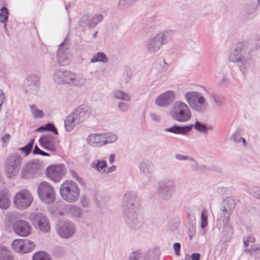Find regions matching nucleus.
Masks as SVG:
<instances>
[{
    "label": "nucleus",
    "instance_id": "obj_1",
    "mask_svg": "<svg viewBox=\"0 0 260 260\" xmlns=\"http://www.w3.org/2000/svg\"><path fill=\"white\" fill-rule=\"evenodd\" d=\"M91 113V109L87 105L83 104L76 108L64 120V128L70 132L74 127L88 118Z\"/></svg>",
    "mask_w": 260,
    "mask_h": 260
},
{
    "label": "nucleus",
    "instance_id": "obj_2",
    "mask_svg": "<svg viewBox=\"0 0 260 260\" xmlns=\"http://www.w3.org/2000/svg\"><path fill=\"white\" fill-rule=\"evenodd\" d=\"M229 60L236 63L240 71L244 74L250 66L251 59L246 52V47L243 42H239L235 49L229 55Z\"/></svg>",
    "mask_w": 260,
    "mask_h": 260
},
{
    "label": "nucleus",
    "instance_id": "obj_3",
    "mask_svg": "<svg viewBox=\"0 0 260 260\" xmlns=\"http://www.w3.org/2000/svg\"><path fill=\"white\" fill-rule=\"evenodd\" d=\"M173 35L172 30H165L160 32L153 38L147 40L145 43V48L150 53L157 52L163 44H166L170 41Z\"/></svg>",
    "mask_w": 260,
    "mask_h": 260
},
{
    "label": "nucleus",
    "instance_id": "obj_4",
    "mask_svg": "<svg viewBox=\"0 0 260 260\" xmlns=\"http://www.w3.org/2000/svg\"><path fill=\"white\" fill-rule=\"evenodd\" d=\"M184 98L191 108L198 113L205 112L208 107V104L201 93L197 91L187 92L184 94Z\"/></svg>",
    "mask_w": 260,
    "mask_h": 260
},
{
    "label": "nucleus",
    "instance_id": "obj_5",
    "mask_svg": "<svg viewBox=\"0 0 260 260\" xmlns=\"http://www.w3.org/2000/svg\"><path fill=\"white\" fill-rule=\"evenodd\" d=\"M62 198L69 203L76 202L79 197L80 190L77 184L72 180L64 181L59 188Z\"/></svg>",
    "mask_w": 260,
    "mask_h": 260
},
{
    "label": "nucleus",
    "instance_id": "obj_6",
    "mask_svg": "<svg viewBox=\"0 0 260 260\" xmlns=\"http://www.w3.org/2000/svg\"><path fill=\"white\" fill-rule=\"evenodd\" d=\"M170 115L174 120L181 122H187L191 117L190 108L185 103L180 101L175 103L173 110L170 112Z\"/></svg>",
    "mask_w": 260,
    "mask_h": 260
},
{
    "label": "nucleus",
    "instance_id": "obj_7",
    "mask_svg": "<svg viewBox=\"0 0 260 260\" xmlns=\"http://www.w3.org/2000/svg\"><path fill=\"white\" fill-rule=\"evenodd\" d=\"M54 80L58 84H70L71 85L81 86L84 82L81 83L76 78V75L73 72L63 69L57 70L54 74Z\"/></svg>",
    "mask_w": 260,
    "mask_h": 260
},
{
    "label": "nucleus",
    "instance_id": "obj_8",
    "mask_svg": "<svg viewBox=\"0 0 260 260\" xmlns=\"http://www.w3.org/2000/svg\"><path fill=\"white\" fill-rule=\"evenodd\" d=\"M176 187L175 180L165 179L158 183L157 192L161 199L168 201L173 197Z\"/></svg>",
    "mask_w": 260,
    "mask_h": 260
},
{
    "label": "nucleus",
    "instance_id": "obj_9",
    "mask_svg": "<svg viewBox=\"0 0 260 260\" xmlns=\"http://www.w3.org/2000/svg\"><path fill=\"white\" fill-rule=\"evenodd\" d=\"M37 191L39 199L45 204H51L55 200L54 189L47 182L41 183L38 186Z\"/></svg>",
    "mask_w": 260,
    "mask_h": 260
},
{
    "label": "nucleus",
    "instance_id": "obj_10",
    "mask_svg": "<svg viewBox=\"0 0 260 260\" xmlns=\"http://www.w3.org/2000/svg\"><path fill=\"white\" fill-rule=\"evenodd\" d=\"M29 219L36 229L45 233L49 231V219L44 213L39 212H32L29 215Z\"/></svg>",
    "mask_w": 260,
    "mask_h": 260
},
{
    "label": "nucleus",
    "instance_id": "obj_11",
    "mask_svg": "<svg viewBox=\"0 0 260 260\" xmlns=\"http://www.w3.org/2000/svg\"><path fill=\"white\" fill-rule=\"evenodd\" d=\"M22 164V157L17 154L9 156L6 162V171L9 178L15 176L20 171Z\"/></svg>",
    "mask_w": 260,
    "mask_h": 260
},
{
    "label": "nucleus",
    "instance_id": "obj_12",
    "mask_svg": "<svg viewBox=\"0 0 260 260\" xmlns=\"http://www.w3.org/2000/svg\"><path fill=\"white\" fill-rule=\"evenodd\" d=\"M33 198L26 189H22L17 192L13 199L15 207L21 210L27 209L31 205Z\"/></svg>",
    "mask_w": 260,
    "mask_h": 260
},
{
    "label": "nucleus",
    "instance_id": "obj_13",
    "mask_svg": "<svg viewBox=\"0 0 260 260\" xmlns=\"http://www.w3.org/2000/svg\"><path fill=\"white\" fill-rule=\"evenodd\" d=\"M140 204L136 192H126L122 199V208L123 212L134 210H139Z\"/></svg>",
    "mask_w": 260,
    "mask_h": 260
},
{
    "label": "nucleus",
    "instance_id": "obj_14",
    "mask_svg": "<svg viewBox=\"0 0 260 260\" xmlns=\"http://www.w3.org/2000/svg\"><path fill=\"white\" fill-rule=\"evenodd\" d=\"M40 87V78L36 74L29 75L23 81V90L27 94L36 95Z\"/></svg>",
    "mask_w": 260,
    "mask_h": 260
},
{
    "label": "nucleus",
    "instance_id": "obj_15",
    "mask_svg": "<svg viewBox=\"0 0 260 260\" xmlns=\"http://www.w3.org/2000/svg\"><path fill=\"white\" fill-rule=\"evenodd\" d=\"M42 166L39 160L28 162L21 171V177L27 179L39 176L41 173Z\"/></svg>",
    "mask_w": 260,
    "mask_h": 260
},
{
    "label": "nucleus",
    "instance_id": "obj_16",
    "mask_svg": "<svg viewBox=\"0 0 260 260\" xmlns=\"http://www.w3.org/2000/svg\"><path fill=\"white\" fill-rule=\"evenodd\" d=\"M139 210L123 212L124 220L127 226L132 229H139L143 224V219Z\"/></svg>",
    "mask_w": 260,
    "mask_h": 260
},
{
    "label": "nucleus",
    "instance_id": "obj_17",
    "mask_svg": "<svg viewBox=\"0 0 260 260\" xmlns=\"http://www.w3.org/2000/svg\"><path fill=\"white\" fill-rule=\"evenodd\" d=\"M56 230L61 237L67 239L75 234L76 229L74 224L71 221L61 220L57 223Z\"/></svg>",
    "mask_w": 260,
    "mask_h": 260
},
{
    "label": "nucleus",
    "instance_id": "obj_18",
    "mask_svg": "<svg viewBox=\"0 0 260 260\" xmlns=\"http://www.w3.org/2000/svg\"><path fill=\"white\" fill-rule=\"evenodd\" d=\"M64 166L62 164L52 165L48 166L45 171L46 176L54 182H58L62 178Z\"/></svg>",
    "mask_w": 260,
    "mask_h": 260
},
{
    "label": "nucleus",
    "instance_id": "obj_19",
    "mask_svg": "<svg viewBox=\"0 0 260 260\" xmlns=\"http://www.w3.org/2000/svg\"><path fill=\"white\" fill-rule=\"evenodd\" d=\"M14 232L21 237H27L31 233V226L30 223L24 220H16L13 224Z\"/></svg>",
    "mask_w": 260,
    "mask_h": 260
},
{
    "label": "nucleus",
    "instance_id": "obj_20",
    "mask_svg": "<svg viewBox=\"0 0 260 260\" xmlns=\"http://www.w3.org/2000/svg\"><path fill=\"white\" fill-rule=\"evenodd\" d=\"M235 206L236 202L234 199L231 197H226L223 201L220 218H224V220L230 219Z\"/></svg>",
    "mask_w": 260,
    "mask_h": 260
},
{
    "label": "nucleus",
    "instance_id": "obj_21",
    "mask_svg": "<svg viewBox=\"0 0 260 260\" xmlns=\"http://www.w3.org/2000/svg\"><path fill=\"white\" fill-rule=\"evenodd\" d=\"M40 145L45 149L51 152H55L56 148L55 138L51 135H43L39 140Z\"/></svg>",
    "mask_w": 260,
    "mask_h": 260
},
{
    "label": "nucleus",
    "instance_id": "obj_22",
    "mask_svg": "<svg viewBox=\"0 0 260 260\" xmlns=\"http://www.w3.org/2000/svg\"><path fill=\"white\" fill-rule=\"evenodd\" d=\"M175 98L174 91L168 90L158 95L155 103L159 107H167L174 101Z\"/></svg>",
    "mask_w": 260,
    "mask_h": 260
},
{
    "label": "nucleus",
    "instance_id": "obj_23",
    "mask_svg": "<svg viewBox=\"0 0 260 260\" xmlns=\"http://www.w3.org/2000/svg\"><path fill=\"white\" fill-rule=\"evenodd\" d=\"M220 218L223 224V229L220 236V241L223 242H226L230 240L233 235V228L230 222V219H226Z\"/></svg>",
    "mask_w": 260,
    "mask_h": 260
},
{
    "label": "nucleus",
    "instance_id": "obj_24",
    "mask_svg": "<svg viewBox=\"0 0 260 260\" xmlns=\"http://www.w3.org/2000/svg\"><path fill=\"white\" fill-rule=\"evenodd\" d=\"M193 128V124L187 125H178L174 124L172 126L166 128L164 131L166 132L171 133L174 134L187 135Z\"/></svg>",
    "mask_w": 260,
    "mask_h": 260
},
{
    "label": "nucleus",
    "instance_id": "obj_25",
    "mask_svg": "<svg viewBox=\"0 0 260 260\" xmlns=\"http://www.w3.org/2000/svg\"><path fill=\"white\" fill-rule=\"evenodd\" d=\"M64 42L61 43L59 46L56 56L58 63L61 66H66L70 62V55L68 50L63 49Z\"/></svg>",
    "mask_w": 260,
    "mask_h": 260
},
{
    "label": "nucleus",
    "instance_id": "obj_26",
    "mask_svg": "<svg viewBox=\"0 0 260 260\" xmlns=\"http://www.w3.org/2000/svg\"><path fill=\"white\" fill-rule=\"evenodd\" d=\"M87 143L93 147H101L105 145L103 134H94L88 136Z\"/></svg>",
    "mask_w": 260,
    "mask_h": 260
},
{
    "label": "nucleus",
    "instance_id": "obj_27",
    "mask_svg": "<svg viewBox=\"0 0 260 260\" xmlns=\"http://www.w3.org/2000/svg\"><path fill=\"white\" fill-rule=\"evenodd\" d=\"M243 188L250 196L260 200V186L243 184Z\"/></svg>",
    "mask_w": 260,
    "mask_h": 260
},
{
    "label": "nucleus",
    "instance_id": "obj_28",
    "mask_svg": "<svg viewBox=\"0 0 260 260\" xmlns=\"http://www.w3.org/2000/svg\"><path fill=\"white\" fill-rule=\"evenodd\" d=\"M139 168L140 171L144 174L149 176L152 172L153 165L151 161L143 160L140 163Z\"/></svg>",
    "mask_w": 260,
    "mask_h": 260
},
{
    "label": "nucleus",
    "instance_id": "obj_29",
    "mask_svg": "<svg viewBox=\"0 0 260 260\" xmlns=\"http://www.w3.org/2000/svg\"><path fill=\"white\" fill-rule=\"evenodd\" d=\"M193 127L197 131L206 134L208 131H212V125L196 120Z\"/></svg>",
    "mask_w": 260,
    "mask_h": 260
},
{
    "label": "nucleus",
    "instance_id": "obj_30",
    "mask_svg": "<svg viewBox=\"0 0 260 260\" xmlns=\"http://www.w3.org/2000/svg\"><path fill=\"white\" fill-rule=\"evenodd\" d=\"M10 200L8 196V192L6 190L0 191V208L2 209H7L10 205Z\"/></svg>",
    "mask_w": 260,
    "mask_h": 260
},
{
    "label": "nucleus",
    "instance_id": "obj_31",
    "mask_svg": "<svg viewBox=\"0 0 260 260\" xmlns=\"http://www.w3.org/2000/svg\"><path fill=\"white\" fill-rule=\"evenodd\" d=\"M23 239H15L11 244L12 249L16 252L24 254Z\"/></svg>",
    "mask_w": 260,
    "mask_h": 260
},
{
    "label": "nucleus",
    "instance_id": "obj_32",
    "mask_svg": "<svg viewBox=\"0 0 260 260\" xmlns=\"http://www.w3.org/2000/svg\"><path fill=\"white\" fill-rule=\"evenodd\" d=\"M0 260H14V257L7 247H0Z\"/></svg>",
    "mask_w": 260,
    "mask_h": 260
},
{
    "label": "nucleus",
    "instance_id": "obj_33",
    "mask_svg": "<svg viewBox=\"0 0 260 260\" xmlns=\"http://www.w3.org/2000/svg\"><path fill=\"white\" fill-rule=\"evenodd\" d=\"M109 59L106 55L102 52L96 53L90 59L91 63L101 62L102 63H108Z\"/></svg>",
    "mask_w": 260,
    "mask_h": 260
},
{
    "label": "nucleus",
    "instance_id": "obj_34",
    "mask_svg": "<svg viewBox=\"0 0 260 260\" xmlns=\"http://www.w3.org/2000/svg\"><path fill=\"white\" fill-rule=\"evenodd\" d=\"M113 96L116 99L126 102H128L131 100V98L128 93L120 90L114 91L113 92Z\"/></svg>",
    "mask_w": 260,
    "mask_h": 260
},
{
    "label": "nucleus",
    "instance_id": "obj_35",
    "mask_svg": "<svg viewBox=\"0 0 260 260\" xmlns=\"http://www.w3.org/2000/svg\"><path fill=\"white\" fill-rule=\"evenodd\" d=\"M23 243L24 250V254L31 252L36 246L34 242L27 239H23Z\"/></svg>",
    "mask_w": 260,
    "mask_h": 260
},
{
    "label": "nucleus",
    "instance_id": "obj_36",
    "mask_svg": "<svg viewBox=\"0 0 260 260\" xmlns=\"http://www.w3.org/2000/svg\"><path fill=\"white\" fill-rule=\"evenodd\" d=\"M32 260H51L50 255L43 251L35 252L32 257Z\"/></svg>",
    "mask_w": 260,
    "mask_h": 260
},
{
    "label": "nucleus",
    "instance_id": "obj_37",
    "mask_svg": "<svg viewBox=\"0 0 260 260\" xmlns=\"http://www.w3.org/2000/svg\"><path fill=\"white\" fill-rule=\"evenodd\" d=\"M9 11L8 9L3 6L0 10V21L6 27V23L8 21Z\"/></svg>",
    "mask_w": 260,
    "mask_h": 260
},
{
    "label": "nucleus",
    "instance_id": "obj_38",
    "mask_svg": "<svg viewBox=\"0 0 260 260\" xmlns=\"http://www.w3.org/2000/svg\"><path fill=\"white\" fill-rule=\"evenodd\" d=\"M79 22V25L81 27H84L85 26H88L89 27H92L90 26V23L91 22V15H90L89 14L84 15L80 18Z\"/></svg>",
    "mask_w": 260,
    "mask_h": 260
},
{
    "label": "nucleus",
    "instance_id": "obj_39",
    "mask_svg": "<svg viewBox=\"0 0 260 260\" xmlns=\"http://www.w3.org/2000/svg\"><path fill=\"white\" fill-rule=\"evenodd\" d=\"M69 213L72 216L80 218L82 215V210L77 206L72 205L69 208Z\"/></svg>",
    "mask_w": 260,
    "mask_h": 260
},
{
    "label": "nucleus",
    "instance_id": "obj_40",
    "mask_svg": "<svg viewBox=\"0 0 260 260\" xmlns=\"http://www.w3.org/2000/svg\"><path fill=\"white\" fill-rule=\"evenodd\" d=\"M250 254L255 258L260 257V244H254L249 249Z\"/></svg>",
    "mask_w": 260,
    "mask_h": 260
},
{
    "label": "nucleus",
    "instance_id": "obj_41",
    "mask_svg": "<svg viewBox=\"0 0 260 260\" xmlns=\"http://www.w3.org/2000/svg\"><path fill=\"white\" fill-rule=\"evenodd\" d=\"M30 110L35 118H42L44 117V112L42 110L38 109L35 105L30 106Z\"/></svg>",
    "mask_w": 260,
    "mask_h": 260
},
{
    "label": "nucleus",
    "instance_id": "obj_42",
    "mask_svg": "<svg viewBox=\"0 0 260 260\" xmlns=\"http://www.w3.org/2000/svg\"><path fill=\"white\" fill-rule=\"evenodd\" d=\"M103 136L104 137L105 145L113 143L117 139V136L112 133L103 134Z\"/></svg>",
    "mask_w": 260,
    "mask_h": 260
},
{
    "label": "nucleus",
    "instance_id": "obj_43",
    "mask_svg": "<svg viewBox=\"0 0 260 260\" xmlns=\"http://www.w3.org/2000/svg\"><path fill=\"white\" fill-rule=\"evenodd\" d=\"M137 0H120L119 8L121 10L126 9L133 5Z\"/></svg>",
    "mask_w": 260,
    "mask_h": 260
},
{
    "label": "nucleus",
    "instance_id": "obj_44",
    "mask_svg": "<svg viewBox=\"0 0 260 260\" xmlns=\"http://www.w3.org/2000/svg\"><path fill=\"white\" fill-rule=\"evenodd\" d=\"M104 19V16L102 14H96L94 16L91 15V22L90 26L92 27H95L98 24L101 22Z\"/></svg>",
    "mask_w": 260,
    "mask_h": 260
},
{
    "label": "nucleus",
    "instance_id": "obj_45",
    "mask_svg": "<svg viewBox=\"0 0 260 260\" xmlns=\"http://www.w3.org/2000/svg\"><path fill=\"white\" fill-rule=\"evenodd\" d=\"M91 166L92 168L96 169L98 171L100 172L101 170L106 168L107 162L103 160H98L96 164L92 162Z\"/></svg>",
    "mask_w": 260,
    "mask_h": 260
},
{
    "label": "nucleus",
    "instance_id": "obj_46",
    "mask_svg": "<svg viewBox=\"0 0 260 260\" xmlns=\"http://www.w3.org/2000/svg\"><path fill=\"white\" fill-rule=\"evenodd\" d=\"M34 142L35 140L33 139H31L25 146L19 148V150L24 152L25 155H27L32 149Z\"/></svg>",
    "mask_w": 260,
    "mask_h": 260
},
{
    "label": "nucleus",
    "instance_id": "obj_47",
    "mask_svg": "<svg viewBox=\"0 0 260 260\" xmlns=\"http://www.w3.org/2000/svg\"><path fill=\"white\" fill-rule=\"evenodd\" d=\"M208 224L207 210L203 209L201 213V226L202 229H204Z\"/></svg>",
    "mask_w": 260,
    "mask_h": 260
},
{
    "label": "nucleus",
    "instance_id": "obj_48",
    "mask_svg": "<svg viewBox=\"0 0 260 260\" xmlns=\"http://www.w3.org/2000/svg\"><path fill=\"white\" fill-rule=\"evenodd\" d=\"M259 5V3L257 4V2L256 3V4H249L246 5L245 7V13L249 14H253L255 12L256 8Z\"/></svg>",
    "mask_w": 260,
    "mask_h": 260
},
{
    "label": "nucleus",
    "instance_id": "obj_49",
    "mask_svg": "<svg viewBox=\"0 0 260 260\" xmlns=\"http://www.w3.org/2000/svg\"><path fill=\"white\" fill-rule=\"evenodd\" d=\"M53 252L56 256L60 257L64 254L65 250L63 247L57 246L54 248Z\"/></svg>",
    "mask_w": 260,
    "mask_h": 260
},
{
    "label": "nucleus",
    "instance_id": "obj_50",
    "mask_svg": "<svg viewBox=\"0 0 260 260\" xmlns=\"http://www.w3.org/2000/svg\"><path fill=\"white\" fill-rule=\"evenodd\" d=\"M119 110L123 113L127 112L129 110V105L123 102H120L117 104Z\"/></svg>",
    "mask_w": 260,
    "mask_h": 260
},
{
    "label": "nucleus",
    "instance_id": "obj_51",
    "mask_svg": "<svg viewBox=\"0 0 260 260\" xmlns=\"http://www.w3.org/2000/svg\"><path fill=\"white\" fill-rule=\"evenodd\" d=\"M53 126V123H48L45 125H42L37 128L36 129V132H50V130H51V127H52Z\"/></svg>",
    "mask_w": 260,
    "mask_h": 260
},
{
    "label": "nucleus",
    "instance_id": "obj_52",
    "mask_svg": "<svg viewBox=\"0 0 260 260\" xmlns=\"http://www.w3.org/2000/svg\"><path fill=\"white\" fill-rule=\"evenodd\" d=\"M33 154L36 155H41L43 156H48L50 154L39 148L37 145L35 146V148L32 151Z\"/></svg>",
    "mask_w": 260,
    "mask_h": 260
},
{
    "label": "nucleus",
    "instance_id": "obj_53",
    "mask_svg": "<svg viewBox=\"0 0 260 260\" xmlns=\"http://www.w3.org/2000/svg\"><path fill=\"white\" fill-rule=\"evenodd\" d=\"M70 173L72 176V177L75 179L80 184H83L84 183L83 179L78 175L76 172L74 170H71Z\"/></svg>",
    "mask_w": 260,
    "mask_h": 260
},
{
    "label": "nucleus",
    "instance_id": "obj_54",
    "mask_svg": "<svg viewBox=\"0 0 260 260\" xmlns=\"http://www.w3.org/2000/svg\"><path fill=\"white\" fill-rule=\"evenodd\" d=\"M175 157L176 159L179 160H190L191 161H194L196 163V161H194L193 158L189 157L187 155H184L180 154H177L175 155Z\"/></svg>",
    "mask_w": 260,
    "mask_h": 260
},
{
    "label": "nucleus",
    "instance_id": "obj_55",
    "mask_svg": "<svg viewBox=\"0 0 260 260\" xmlns=\"http://www.w3.org/2000/svg\"><path fill=\"white\" fill-rule=\"evenodd\" d=\"M141 257V253L138 251H133L129 256L128 260H139Z\"/></svg>",
    "mask_w": 260,
    "mask_h": 260
},
{
    "label": "nucleus",
    "instance_id": "obj_56",
    "mask_svg": "<svg viewBox=\"0 0 260 260\" xmlns=\"http://www.w3.org/2000/svg\"><path fill=\"white\" fill-rule=\"evenodd\" d=\"M237 132H236L231 137V139L232 140L234 141L236 143H240L241 141H242L243 145H245L246 143V140L245 138L242 137H239L238 139H237Z\"/></svg>",
    "mask_w": 260,
    "mask_h": 260
},
{
    "label": "nucleus",
    "instance_id": "obj_57",
    "mask_svg": "<svg viewBox=\"0 0 260 260\" xmlns=\"http://www.w3.org/2000/svg\"><path fill=\"white\" fill-rule=\"evenodd\" d=\"M212 98H213L214 102L218 107H220L222 106V101L221 98L219 96H218L216 94L213 93L212 94Z\"/></svg>",
    "mask_w": 260,
    "mask_h": 260
},
{
    "label": "nucleus",
    "instance_id": "obj_58",
    "mask_svg": "<svg viewBox=\"0 0 260 260\" xmlns=\"http://www.w3.org/2000/svg\"><path fill=\"white\" fill-rule=\"evenodd\" d=\"M173 248L175 251V253L177 256L180 254L181 244L180 243L176 242L174 243Z\"/></svg>",
    "mask_w": 260,
    "mask_h": 260
},
{
    "label": "nucleus",
    "instance_id": "obj_59",
    "mask_svg": "<svg viewBox=\"0 0 260 260\" xmlns=\"http://www.w3.org/2000/svg\"><path fill=\"white\" fill-rule=\"evenodd\" d=\"M126 77V79H125L127 81H128L129 80L132 78V74L133 72L132 69H127L125 71V73Z\"/></svg>",
    "mask_w": 260,
    "mask_h": 260
},
{
    "label": "nucleus",
    "instance_id": "obj_60",
    "mask_svg": "<svg viewBox=\"0 0 260 260\" xmlns=\"http://www.w3.org/2000/svg\"><path fill=\"white\" fill-rule=\"evenodd\" d=\"M200 254L199 253H193L190 257L191 260H200Z\"/></svg>",
    "mask_w": 260,
    "mask_h": 260
},
{
    "label": "nucleus",
    "instance_id": "obj_61",
    "mask_svg": "<svg viewBox=\"0 0 260 260\" xmlns=\"http://www.w3.org/2000/svg\"><path fill=\"white\" fill-rule=\"evenodd\" d=\"M150 116L152 119L154 121L158 122L160 120L159 116L155 113H151Z\"/></svg>",
    "mask_w": 260,
    "mask_h": 260
},
{
    "label": "nucleus",
    "instance_id": "obj_62",
    "mask_svg": "<svg viewBox=\"0 0 260 260\" xmlns=\"http://www.w3.org/2000/svg\"><path fill=\"white\" fill-rule=\"evenodd\" d=\"M10 135L9 134H6L2 138V141L3 142H6L7 140H8L10 139Z\"/></svg>",
    "mask_w": 260,
    "mask_h": 260
},
{
    "label": "nucleus",
    "instance_id": "obj_63",
    "mask_svg": "<svg viewBox=\"0 0 260 260\" xmlns=\"http://www.w3.org/2000/svg\"><path fill=\"white\" fill-rule=\"evenodd\" d=\"M115 155L114 154H111L110 155L109 160L111 164L113 163L114 159H115Z\"/></svg>",
    "mask_w": 260,
    "mask_h": 260
},
{
    "label": "nucleus",
    "instance_id": "obj_64",
    "mask_svg": "<svg viewBox=\"0 0 260 260\" xmlns=\"http://www.w3.org/2000/svg\"><path fill=\"white\" fill-rule=\"evenodd\" d=\"M228 80L225 77H223L220 82V84L221 85H225L226 83L228 82Z\"/></svg>",
    "mask_w": 260,
    "mask_h": 260
}]
</instances>
